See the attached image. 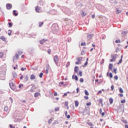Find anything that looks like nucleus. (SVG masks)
Here are the masks:
<instances>
[{
	"instance_id": "774afa93",
	"label": "nucleus",
	"mask_w": 128,
	"mask_h": 128,
	"mask_svg": "<svg viewBox=\"0 0 128 128\" xmlns=\"http://www.w3.org/2000/svg\"><path fill=\"white\" fill-rule=\"evenodd\" d=\"M125 128H128V124L125 125Z\"/></svg>"
},
{
	"instance_id": "c756f323",
	"label": "nucleus",
	"mask_w": 128,
	"mask_h": 128,
	"mask_svg": "<svg viewBox=\"0 0 128 128\" xmlns=\"http://www.w3.org/2000/svg\"><path fill=\"white\" fill-rule=\"evenodd\" d=\"M24 80L26 82H28V76H25Z\"/></svg>"
},
{
	"instance_id": "20e7f679",
	"label": "nucleus",
	"mask_w": 128,
	"mask_h": 128,
	"mask_svg": "<svg viewBox=\"0 0 128 128\" xmlns=\"http://www.w3.org/2000/svg\"><path fill=\"white\" fill-rule=\"evenodd\" d=\"M9 86L10 88H12V90H16V85L14 84L13 82H10V84H9Z\"/></svg>"
},
{
	"instance_id": "393cba45",
	"label": "nucleus",
	"mask_w": 128,
	"mask_h": 128,
	"mask_svg": "<svg viewBox=\"0 0 128 128\" xmlns=\"http://www.w3.org/2000/svg\"><path fill=\"white\" fill-rule=\"evenodd\" d=\"M128 34V32L126 31H123L122 32V36H126V34Z\"/></svg>"
},
{
	"instance_id": "680f3d73",
	"label": "nucleus",
	"mask_w": 128,
	"mask_h": 128,
	"mask_svg": "<svg viewBox=\"0 0 128 128\" xmlns=\"http://www.w3.org/2000/svg\"><path fill=\"white\" fill-rule=\"evenodd\" d=\"M54 96H58V93L56 92H54Z\"/></svg>"
},
{
	"instance_id": "f3484780",
	"label": "nucleus",
	"mask_w": 128,
	"mask_h": 128,
	"mask_svg": "<svg viewBox=\"0 0 128 128\" xmlns=\"http://www.w3.org/2000/svg\"><path fill=\"white\" fill-rule=\"evenodd\" d=\"M0 38L2 40V42H6V38H4V36H1Z\"/></svg>"
},
{
	"instance_id": "8fccbe9b",
	"label": "nucleus",
	"mask_w": 128,
	"mask_h": 128,
	"mask_svg": "<svg viewBox=\"0 0 128 128\" xmlns=\"http://www.w3.org/2000/svg\"><path fill=\"white\" fill-rule=\"evenodd\" d=\"M104 62V60L102 59V62H100V64H102Z\"/></svg>"
},
{
	"instance_id": "6e6d98bb",
	"label": "nucleus",
	"mask_w": 128,
	"mask_h": 128,
	"mask_svg": "<svg viewBox=\"0 0 128 128\" xmlns=\"http://www.w3.org/2000/svg\"><path fill=\"white\" fill-rule=\"evenodd\" d=\"M84 98L86 99V100H88V96H84Z\"/></svg>"
},
{
	"instance_id": "c03bdc74",
	"label": "nucleus",
	"mask_w": 128,
	"mask_h": 128,
	"mask_svg": "<svg viewBox=\"0 0 128 128\" xmlns=\"http://www.w3.org/2000/svg\"><path fill=\"white\" fill-rule=\"evenodd\" d=\"M122 59L121 58L119 62L118 63V64H122Z\"/></svg>"
},
{
	"instance_id": "0eeeda50",
	"label": "nucleus",
	"mask_w": 128,
	"mask_h": 128,
	"mask_svg": "<svg viewBox=\"0 0 128 128\" xmlns=\"http://www.w3.org/2000/svg\"><path fill=\"white\" fill-rule=\"evenodd\" d=\"M116 56H118V55L114 54V56H111L112 59L110 60V62H114V60H116Z\"/></svg>"
},
{
	"instance_id": "9b49d317",
	"label": "nucleus",
	"mask_w": 128,
	"mask_h": 128,
	"mask_svg": "<svg viewBox=\"0 0 128 128\" xmlns=\"http://www.w3.org/2000/svg\"><path fill=\"white\" fill-rule=\"evenodd\" d=\"M30 79L32 80H36V76H34V74H32L30 76Z\"/></svg>"
},
{
	"instance_id": "c85d7f7f",
	"label": "nucleus",
	"mask_w": 128,
	"mask_h": 128,
	"mask_svg": "<svg viewBox=\"0 0 128 128\" xmlns=\"http://www.w3.org/2000/svg\"><path fill=\"white\" fill-rule=\"evenodd\" d=\"M119 91L120 92H121V94H122L124 92V90H122V88H120Z\"/></svg>"
},
{
	"instance_id": "338daca9",
	"label": "nucleus",
	"mask_w": 128,
	"mask_h": 128,
	"mask_svg": "<svg viewBox=\"0 0 128 128\" xmlns=\"http://www.w3.org/2000/svg\"><path fill=\"white\" fill-rule=\"evenodd\" d=\"M66 118H70V115H67Z\"/></svg>"
},
{
	"instance_id": "4be33fe9",
	"label": "nucleus",
	"mask_w": 128,
	"mask_h": 128,
	"mask_svg": "<svg viewBox=\"0 0 128 128\" xmlns=\"http://www.w3.org/2000/svg\"><path fill=\"white\" fill-rule=\"evenodd\" d=\"M36 11L37 12H40V8H38V6H37L36 7Z\"/></svg>"
},
{
	"instance_id": "a211bd4d",
	"label": "nucleus",
	"mask_w": 128,
	"mask_h": 128,
	"mask_svg": "<svg viewBox=\"0 0 128 128\" xmlns=\"http://www.w3.org/2000/svg\"><path fill=\"white\" fill-rule=\"evenodd\" d=\"M12 76L14 78H16L18 76V74H16V72H14L12 73Z\"/></svg>"
},
{
	"instance_id": "2f4dec72",
	"label": "nucleus",
	"mask_w": 128,
	"mask_h": 128,
	"mask_svg": "<svg viewBox=\"0 0 128 128\" xmlns=\"http://www.w3.org/2000/svg\"><path fill=\"white\" fill-rule=\"evenodd\" d=\"M8 32H8V35H9L10 36H12V30H8Z\"/></svg>"
},
{
	"instance_id": "f704fd0d",
	"label": "nucleus",
	"mask_w": 128,
	"mask_h": 128,
	"mask_svg": "<svg viewBox=\"0 0 128 128\" xmlns=\"http://www.w3.org/2000/svg\"><path fill=\"white\" fill-rule=\"evenodd\" d=\"M54 110H55V112H58V110H60V108L56 107L54 108Z\"/></svg>"
},
{
	"instance_id": "4c0bfd02",
	"label": "nucleus",
	"mask_w": 128,
	"mask_h": 128,
	"mask_svg": "<svg viewBox=\"0 0 128 128\" xmlns=\"http://www.w3.org/2000/svg\"><path fill=\"white\" fill-rule=\"evenodd\" d=\"M122 122H124V124H128V122H127L126 120H122Z\"/></svg>"
},
{
	"instance_id": "37998d69",
	"label": "nucleus",
	"mask_w": 128,
	"mask_h": 128,
	"mask_svg": "<svg viewBox=\"0 0 128 128\" xmlns=\"http://www.w3.org/2000/svg\"><path fill=\"white\" fill-rule=\"evenodd\" d=\"M80 82H84V78H80Z\"/></svg>"
},
{
	"instance_id": "bf43d9fd",
	"label": "nucleus",
	"mask_w": 128,
	"mask_h": 128,
	"mask_svg": "<svg viewBox=\"0 0 128 128\" xmlns=\"http://www.w3.org/2000/svg\"><path fill=\"white\" fill-rule=\"evenodd\" d=\"M90 104H92L90 103V102L86 103V106H90Z\"/></svg>"
},
{
	"instance_id": "f8f14e48",
	"label": "nucleus",
	"mask_w": 128,
	"mask_h": 128,
	"mask_svg": "<svg viewBox=\"0 0 128 128\" xmlns=\"http://www.w3.org/2000/svg\"><path fill=\"white\" fill-rule=\"evenodd\" d=\"M38 96H40V92H37L34 93V98H38Z\"/></svg>"
},
{
	"instance_id": "473e14b6",
	"label": "nucleus",
	"mask_w": 128,
	"mask_h": 128,
	"mask_svg": "<svg viewBox=\"0 0 128 128\" xmlns=\"http://www.w3.org/2000/svg\"><path fill=\"white\" fill-rule=\"evenodd\" d=\"M115 42H116V44H120V40H116L115 41Z\"/></svg>"
},
{
	"instance_id": "13d9d810",
	"label": "nucleus",
	"mask_w": 128,
	"mask_h": 128,
	"mask_svg": "<svg viewBox=\"0 0 128 128\" xmlns=\"http://www.w3.org/2000/svg\"><path fill=\"white\" fill-rule=\"evenodd\" d=\"M92 18H96V15H94V14H92Z\"/></svg>"
},
{
	"instance_id": "2eb2a0df",
	"label": "nucleus",
	"mask_w": 128,
	"mask_h": 128,
	"mask_svg": "<svg viewBox=\"0 0 128 128\" xmlns=\"http://www.w3.org/2000/svg\"><path fill=\"white\" fill-rule=\"evenodd\" d=\"M78 66H76L74 67V72H78Z\"/></svg>"
},
{
	"instance_id": "6ab92c4d",
	"label": "nucleus",
	"mask_w": 128,
	"mask_h": 128,
	"mask_svg": "<svg viewBox=\"0 0 128 128\" xmlns=\"http://www.w3.org/2000/svg\"><path fill=\"white\" fill-rule=\"evenodd\" d=\"M74 104H75V106L76 108H78V100L75 101Z\"/></svg>"
},
{
	"instance_id": "09e8293b",
	"label": "nucleus",
	"mask_w": 128,
	"mask_h": 128,
	"mask_svg": "<svg viewBox=\"0 0 128 128\" xmlns=\"http://www.w3.org/2000/svg\"><path fill=\"white\" fill-rule=\"evenodd\" d=\"M82 71H80L79 72V74H80V76H82Z\"/></svg>"
},
{
	"instance_id": "423d86ee",
	"label": "nucleus",
	"mask_w": 128,
	"mask_h": 128,
	"mask_svg": "<svg viewBox=\"0 0 128 128\" xmlns=\"http://www.w3.org/2000/svg\"><path fill=\"white\" fill-rule=\"evenodd\" d=\"M6 8L8 10H10L12 8V5L8 3L6 4Z\"/></svg>"
},
{
	"instance_id": "5fc2aeb1",
	"label": "nucleus",
	"mask_w": 128,
	"mask_h": 128,
	"mask_svg": "<svg viewBox=\"0 0 128 128\" xmlns=\"http://www.w3.org/2000/svg\"><path fill=\"white\" fill-rule=\"evenodd\" d=\"M116 10H117L116 14H120V10H118V9H116Z\"/></svg>"
},
{
	"instance_id": "79ce46f5",
	"label": "nucleus",
	"mask_w": 128,
	"mask_h": 128,
	"mask_svg": "<svg viewBox=\"0 0 128 128\" xmlns=\"http://www.w3.org/2000/svg\"><path fill=\"white\" fill-rule=\"evenodd\" d=\"M45 74H48V68H46L45 71Z\"/></svg>"
},
{
	"instance_id": "c9c22d12",
	"label": "nucleus",
	"mask_w": 128,
	"mask_h": 128,
	"mask_svg": "<svg viewBox=\"0 0 128 128\" xmlns=\"http://www.w3.org/2000/svg\"><path fill=\"white\" fill-rule=\"evenodd\" d=\"M109 76L110 78H112V72H110L109 74Z\"/></svg>"
},
{
	"instance_id": "603ef678",
	"label": "nucleus",
	"mask_w": 128,
	"mask_h": 128,
	"mask_svg": "<svg viewBox=\"0 0 128 128\" xmlns=\"http://www.w3.org/2000/svg\"><path fill=\"white\" fill-rule=\"evenodd\" d=\"M22 86H24V84H20L18 86V88H22Z\"/></svg>"
},
{
	"instance_id": "f257e3e1",
	"label": "nucleus",
	"mask_w": 128,
	"mask_h": 128,
	"mask_svg": "<svg viewBox=\"0 0 128 128\" xmlns=\"http://www.w3.org/2000/svg\"><path fill=\"white\" fill-rule=\"evenodd\" d=\"M52 30L53 34H56V32L58 30V25L54 24L52 26Z\"/></svg>"
},
{
	"instance_id": "864d4df0",
	"label": "nucleus",
	"mask_w": 128,
	"mask_h": 128,
	"mask_svg": "<svg viewBox=\"0 0 128 128\" xmlns=\"http://www.w3.org/2000/svg\"><path fill=\"white\" fill-rule=\"evenodd\" d=\"M114 85H112L111 86V90H114Z\"/></svg>"
},
{
	"instance_id": "58836bf2",
	"label": "nucleus",
	"mask_w": 128,
	"mask_h": 128,
	"mask_svg": "<svg viewBox=\"0 0 128 128\" xmlns=\"http://www.w3.org/2000/svg\"><path fill=\"white\" fill-rule=\"evenodd\" d=\"M80 44L82 46H86V42H82Z\"/></svg>"
},
{
	"instance_id": "a19ab883",
	"label": "nucleus",
	"mask_w": 128,
	"mask_h": 128,
	"mask_svg": "<svg viewBox=\"0 0 128 128\" xmlns=\"http://www.w3.org/2000/svg\"><path fill=\"white\" fill-rule=\"evenodd\" d=\"M114 78V80H118V76H115Z\"/></svg>"
},
{
	"instance_id": "3c124183",
	"label": "nucleus",
	"mask_w": 128,
	"mask_h": 128,
	"mask_svg": "<svg viewBox=\"0 0 128 128\" xmlns=\"http://www.w3.org/2000/svg\"><path fill=\"white\" fill-rule=\"evenodd\" d=\"M82 60V57H80L78 58V62H80Z\"/></svg>"
},
{
	"instance_id": "aec40b11",
	"label": "nucleus",
	"mask_w": 128,
	"mask_h": 128,
	"mask_svg": "<svg viewBox=\"0 0 128 128\" xmlns=\"http://www.w3.org/2000/svg\"><path fill=\"white\" fill-rule=\"evenodd\" d=\"M64 106H66L67 108H68V102H66L64 104Z\"/></svg>"
},
{
	"instance_id": "cd10ccee",
	"label": "nucleus",
	"mask_w": 128,
	"mask_h": 128,
	"mask_svg": "<svg viewBox=\"0 0 128 128\" xmlns=\"http://www.w3.org/2000/svg\"><path fill=\"white\" fill-rule=\"evenodd\" d=\"M84 94L86 96H88L90 94L88 93V92L86 90H84Z\"/></svg>"
},
{
	"instance_id": "f03ea898",
	"label": "nucleus",
	"mask_w": 128,
	"mask_h": 128,
	"mask_svg": "<svg viewBox=\"0 0 128 128\" xmlns=\"http://www.w3.org/2000/svg\"><path fill=\"white\" fill-rule=\"evenodd\" d=\"M54 60L56 66H58V60H60V58H58V55H56L54 56Z\"/></svg>"
},
{
	"instance_id": "a18cd8bd",
	"label": "nucleus",
	"mask_w": 128,
	"mask_h": 128,
	"mask_svg": "<svg viewBox=\"0 0 128 128\" xmlns=\"http://www.w3.org/2000/svg\"><path fill=\"white\" fill-rule=\"evenodd\" d=\"M30 92H34V89H32V88H30Z\"/></svg>"
},
{
	"instance_id": "4468645a",
	"label": "nucleus",
	"mask_w": 128,
	"mask_h": 128,
	"mask_svg": "<svg viewBox=\"0 0 128 128\" xmlns=\"http://www.w3.org/2000/svg\"><path fill=\"white\" fill-rule=\"evenodd\" d=\"M16 10H13V16H18V13H16Z\"/></svg>"
},
{
	"instance_id": "1a4fd4ad",
	"label": "nucleus",
	"mask_w": 128,
	"mask_h": 128,
	"mask_svg": "<svg viewBox=\"0 0 128 128\" xmlns=\"http://www.w3.org/2000/svg\"><path fill=\"white\" fill-rule=\"evenodd\" d=\"M66 14H68V16H70L72 14V12L70 10V8H67V12H66Z\"/></svg>"
},
{
	"instance_id": "69168bd1",
	"label": "nucleus",
	"mask_w": 128,
	"mask_h": 128,
	"mask_svg": "<svg viewBox=\"0 0 128 128\" xmlns=\"http://www.w3.org/2000/svg\"><path fill=\"white\" fill-rule=\"evenodd\" d=\"M16 58H18V54H16Z\"/></svg>"
},
{
	"instance_id": "bb28decb",
	"label": "nucleus",
	"mask_w": 128,
	"mask_h": 128,
	"mask_svg": "<svg viewBox=\"0 0 128 128\" xmlns=\"http://www.w3.org/2000/svg\"><path fill=\"white\" fill-rule=\"evenodd\" d=\"M4 112H8V106H5L4 108Z\"/></svg>"
},
{
	"instance_id": "ddd939ff",
	"label": "nucleus",
	"mask_w": 128,
	"mask_h": 128,
	"mask_svg": "<svg viewBox=\"0 0 128 128\" xmlns=\"http://www.w3.org/2000/svg\"><path fill=\"white\" fill-rule=\"evenodd\" d=\"M92 36H94L92 34H90L89 35H88V40H91Z\"/></svg>"
},
{
	"instance_id": "dca6fc26",
	"label": "nucleus",
	"mask_w": 128,
	"mask_h": 128,
	"mask_svg": "<svg viewBox=\"0 0 128 128\" xmlns=\"http://www.w3.org/2000/svg\"><path fill=\"white\" fill-rule=\"evenodd\" d=\"M110 104H112V103L114 102V99H112V98H110Z\"/></svg>"
},
{
	"instance_id": "39448f33",
	"label": "nucleus",
	"mask_w": 128,
	"mask_h": 128,
	"mask_svg": "<svg viewBox=\"0 0 128 128\" xmlns=\"http://www.w3.org/2000/svg\"><path fill=\"white\" fill-rule=\"evenodd\" d=\"M50 14H54L56 15V14H58V11H56V10L53 9L50 11Z\"/></svg>"
},
{
	"instance_id": "a878e982",
	"label": "nucleus",
	"mask_w": 128,
	"mask_h": 128,
	"mask_svg": "<svg viewBox=\"0 0 128 128\" xmlns=\"http://www.w3.org/2000/svg\"><path fill=\"white\" fill-rule=\"evenodd\" d=\"M8 25L9 26L8 28H12V23L9 22Z\"/></svg>"
},
{
	"instance_id": "7ed1b4c3",
	"label": "nucleus",
	"mask_w": 128,
	"mask_h": 128,
	"mask_svg": "<svg viewBox=\"0 0 128 128\" xmlns=\"http://www.w3.org/2000/svg\"><path fill=\"white\" fill-rule=\"evenodd\" d=\"M0 78L2 80H6V72H2L0 73Z\"/></svg>"
},
{
	"instance_id": "e433bc0d",
	"label": "nucleus",
	"mask_w": 128,
	"mask_h": 128,
	"mask_svg": "<svg viewBox=\"0 0 128 128\" xmlns=\"http://www.w3.org/2000/svg\"><path fill=\"white\" fill-rule=\"evenodd\" d=\"M9 100L10 101L11 104H12V102H14V100H12V97H10Z\"/></svg>"
},
{
	"instance_id": "9d476101",
	"label": "nucleus",
	"mask_w": 128,
	"mask_h": 128,
	"mask_svg": "<svg viewBox=\"0 0 128 128\" xmlns=\"http://www.w3.org/2000/svg\"><path fill=\"white\" fill-rule=\"evenodd\" d=\"M72 80H75L78 81V76L76 75H72Z\"/></svg>"
},
{
	"instance_id": "4d7b16f0",
	"label": "nucleus",
	"mask_w": 128,
	"mask_h": 128,
	"mask_svg": "<svg viewBox=\"0 0 128 128\" xmlns=\"http://www.w3.org/2000/svg\"><path fill=\"white\" fill-rule=\"evenodd\" d=\"M116 70H117L116 68H114V74H116Z\"/></svg>"
},
{
	"instance_id": "ea45409f",
	"label": "nucleus",
	"mask_w": 128,
	"mask_h": 128,
	"mask_svg": "<svg viewBox=\"0 0 128 128\" xmlns=\"http://www.w3.org/2000/svg\"><path fill=\"white\" fill-rule=\"evenodd\" d=\"M2 56H4V53L0 52V58H2Z\"/></svg>"
},
{
	"instance_id": "5701e85b",
	"label": "nucleus",
	"mask_w": 128,
	"mask_h": 128,
	"mask_svg": "<svg viewBox=\"0 0 128 128\" xmlns=\"http://www.w3.org/2000/svg\"><path fill=\"white\" fill-rule=\"evenodd\" d=\"M102 102H103L102 99H100L99 102L100 104H102V106H104V104H102Z\"/></svg>"
},
{
	"instance_id": "49530a36",
	"label": "nucleus",
	"mask_w": 128,
	"mask_h": 128,
	"mask_svg": "<svg viewBox=\"0 0 128 128\" xmlns=\"http://www.w3.org/2000/svg\"><path fill=\"white\" fill-rule=\"evenodd\" d=\"M126 102V100H121V104H124Z\"/></svg>"
},
{
	"instance_id": "7c9ffc66",
	"label": "nucleus",
	"mask_w": 128,
	"mask_h": 128,
	"mask_svg": "<svg viewBox=\"0 0 128 128\" xmlns=\"http://www.w3.org/2000/svg\"><path fill=\"white\" fill-rule=\"evenodd\" d=\"M52 118L49 119L48 121V124H52Z\"/></svg>"
},
{
	"instance_id": "052dcab7",
	"label": "nucleus",
	"mask_w": 128,
	"mask_h": 128,
	"mask_svg": "<svg viewBox=\"0 0 128 128\" xmlns=\"http://www.w3.org/2000/svg\"><path fill=\"white\" fill-rule=\"evenodd\" d=\"M18 54H22V51H19L18 52Z\"/></svg>"
},
{
	"instance_id": "0e129e2a",
	"label": "nucleus",
	"mask_w": 128,
	"mask_h": 128,
	"mask_svg": "<svg viewBox=\"0 0 128 128\" xmlns=\"http://www.w3.org/2000/svg\"><path fill=\"white\" fill-rule=\"evenodd\" d=\"M42 24H44V22H42L41 24H39V26H42Z\"/></svg>"
},
{
	"instance_id": "b1692460",
	"label": "nucleus",
	"mask_w": 128,
	"mask_h": 128,
	"mask_svg": "<svg viewBox=\"0 0 128 128\" xmlns=\"http://www.w3.org/2000/svg\"><path fill=\"white\" fill-rule=\"evenodd\" d=\"M31 86H32V87L31 88L33 89V90H36V85L34 84H31Z\"/></svg>"
},
{
	"instance_id": "de8ad7c7",
	"label": "nucleus",
	"mask_w": 128,
	"mask_h": 128,
	"mask_svg": "<svg viewBox=\"0 0 128 128\" xmlns=\"http://www.w3.org/2000/svg\"><path fill=\"white\" fill-rule=\"evenodd\" d=\"M86 14L82 12V16H86Z\"/></svg>"
},
{
	"instance_id": "412c9836",
	"label": "nucleus",
	"mask_w": 128,
	"mask_h": 128,
	"mask_svg": "<svg viewBox=\"0 0 128 128\" xmlns=\"http://www.w3.org/2000/svg\"><path fill=\"white\" fill-rule=\"evenodd\" d=\"M109 70H112V64H110L108 66Z\"/></svg>"
},
{
	"instance_id": "72a5a7b5",
	"label": "nucleus",
	"mask_w": 128,
	"mask_h": 128,
	"mask_svg": "<svg viewBox=\"0 0 128 128\" xmlns=\"http://www.w3.org/2000/svg\"><path fill=\"white\" fill-rule=\"evenodd\" d=\"M42 76H44V73H42V72L40 73L39 74V76L40 78H42Z\"/></svg>"
},
{
	"instance_id": "e2e57ef3",
	"label": "nucleus",
	"mask_w": 128,
	"mask_h": 128,
	"mask_svg": "<svg viewBox=\"0 0 128 128\" xmlns=\"http://www.w3.org/2000/svg\"><path fill=\"white\" fill-rule=\"evenodd\" d=\"M88 126H92V123L89 122V123H88Z\"/></svg>"
},
{
	"instance_id": "6e6552de",
	"label": "nucleus",
	"mask_w": 128,
	"mask_h": 128,
	"mask_svg": "<svg viewBox=\"0 0 128 128\" xmlns=\"http://www.w3.org/2000/svg\"><path fill=\"white\" fill-rule=\"evenodd\" d=\"M48 39H42V40H40V44H44V43L46 42H48Z\"/></svg>"
}]
</instances>
